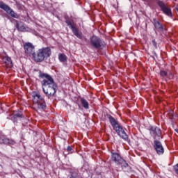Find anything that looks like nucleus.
Listing matches in <instances>:
<instances>
[{"label": "nucleus", "mask_w": 178, "mask_h": 178, "mask_svg": "<svg viewBox=\"0 0 178 178\" xmlns=\"http://www.w3.org/2000/svg\"><path fill=\"white\" fill-rule=\"evenodd\" d=\"M107 118L115 131L122 138V140H124V141H127L129 140V136H127V134H126V131H124V129H123V127L119 124L118 120L113 118V116L111 115L110 114L107 115Z\"/></svg>", "instance_id": "f257e3e1"}, {"label": "nucleus", "mask_w": 178, "mask_h": 178, "mask_svg": "<svg viewBox=\"0 0 178 178\" xmlns=\"http://www.w3.org/2000/svg\"><path fill=\"white\" fill-rule=\"evenodd\" d=\"M52 54L51 47H42L39 49L33 55V59L35 62L41 63L47 60Z\"/></svg>", "instance_id": "f03ea898"}, {"label": "nucleus", "mask_w": 178, "mask_h": 178, "mask_svg": "<svg viewBox=\"0 0 178 178\" xmlns=\"http://www.w3.org/2000/svg\"><path fill=\"white\" fill-rule=\"evenodd\" d=\"M33 106L36 108V109H45L47 106L45 100H44L42 96L38 92L33 93Z\"/></svg>", "instance_id": "7ed1b4c3"}, {"label": "nucleus", "mask_w": 178, "mask_h": 178, "mask_svg": "<svg viewBox=\"0 0 178 178\" xmlns=\"http://www.w3.org/2000/svg\"><path fill=\"white\" fill-rule=\"evenodd\" d=\"M39 78L42 79V81H41L42 88L56 84L54 80V78H52V76L48 74L40 72H39Z\"/></svg>", "instance_id": "20e7f679"}, {"label": "nucleus", "mask_w": 178, "mask_h": 178, "mask_svg": "<svg viewBox=\"0 0 178 178\" xmlns=\"http://www.w3.org/2000/svg\"><path fill=\"white\" fill-rule=\"evenodd\" d=\"M90 44L95 49H101L105 47V42L97 35H92L90 38Z\"/></svg>", "instance_id": "39448f33"}, {"label": "nucleus", "mask_w": 178, "mask_h": 178, "mask_svg": "<svg viewBox=\"0 0 178 178\" xmlns=\"http://www.w3.org/2000/svg\"><path fill=\"white\" fill-rule=\"evenodd\" d=\"M44 93L48 97V98H52L58 90V85L54 83L53 85L42 88Z\"/></svg>", "instance_id": "423d86ee"}, {"label": "nucleus", "mask_w": 178, "mask_h": 178, "mask_svg": "<svg viewBox=\"0 0 178 178\" xmlns=\"http://www.w3.org/2000/svg\"><path fill=\"white\" fill-rule=\"evenodd\" d=\"M24 49L26 56H32V58L34 57L35 54V47L34 44H33V43L26 42L24 44Z\"/></svg>", "instance_id": "0eeeda50"}, {"label": "nucleus", "mask_w": 178, "mask_h": 178, "mask_svg": "<svg viewBox=\"0 0 178 178\" xmlns=\"http://www.w3.org/2000/svg\"><path fill=\"white\" fill-rule=\"evenodd\" d=\"M0 9H3V10H5L6 13L10 15L11 17H14V19H19V15L17 13H15L13 10H12L9 6L6 5L3 1H0Z\"/></svg>", "instance_id": "6e6552de"}, {"label": "nucleus", "mask_w": 178, "mask_h": 178, "mask_svg": "<svg viewBox=\"0 0 178 178\" xmlns=\"http://www.w3.org/2000/svg\"><path fill=\"white\" fill-rule=\"evenodd\" d=\"M111 159L117 165H123V166H124L125 168L126 166H127V163L126 162V161H124V159L122 158V156H120V154L113 153L111 156Z\"/></svg>", "instance_id": "1a4fd4ad"}, {"label": "nucleus", "mask_w": 178, "mask_h": 178, "mask_svg": "<svg viewBox=\"0 0 178 178\" xmlns=\"http://www.w3.org/2000/svg\"><path fill=\"white\" fill-rule=\"evenodd\" d=\"M158 5L161 8V10L169 17H172V10L169 8L163 1H158Z\"/></svg>", "instance_id": "9d476101"}, {"label": "nucleus", "mask_w": 178, "mask_h": 178, "mask_svg": "<svg viewBox=\"0 0 178 178\" xmlns=\"http://www.w3.org/2000/svg\"><path fill=\"white\" fill-rule=\"evenodd\" d=\"M149 131L150 134L153 136L154 139L159 138V137H161V134H162L161 129H159L158 127H152Z\"/></svg>", "instance_id": "9b49d317"}, {"label": "nucleus", "mask_w": 178, "mask_h": 178, "mask_svg": "<svg viewBox=\"0 0 178 178\" xmlns=\"http://www.w3.org/2000/svg\"><path fill=\"white\" fill-rule=\"evenodd\" d=\"M154 149H156L158 155H162L165 152L162 143L159 140H154Z\"/></svg>", "instance_id": "f8f14e48"}, {"label": "nucleus", "mask_w": 178, "mask_h": 178, "mask_svg": "<svg viewBox=\"0 0 178 178\" xmlns=\"http://www.w3.org/2000/svg\"><path fill=\"white\" fill-rule=\"evenodd\" d=\"M3 62L4 66H6L7 69H10L13 67V63L12 62V58H10V57L8 56L3 57Z\"/></svg>", "instance_id": "ddd939ff"}, {"label": "nucleus", "mask_w": 178, "mask_h": 178, "mask_svg": "<svg viewBox=\"0 0 178 178\" xmlns=\"http://www.w3.org/2000/svg\"><path fill=\"white\" fill-rule=\"evenodd\" d=\"M16 24L15 27L18 30V31L24 32L27 31V26H24V24L22 22H19L17 20H15Z\"/></svg>", "instance_id": "4468645a"}, {"label": "nucleus", "mask_w": 178, "mask_h": 178, "mask_svg": "<svg viewBox=\"0 0 178 178\" xmlns=\"http://www.w3.org/2000/svg\"><path fill=\"white\" fill-rule=\"evenodd\" d=\"M72 31L74 33V35L77 37V38H79V40L83 38V34L81 32L79 31V29H76V26L72 29Z\"/></svg>", "instance_id": "2eb2a0df"}, {"label": "nucleus", "mask_w": 178, "mask_h": 178, "mask_svg": "<svg viewBox=\"0 0 178 178\" xmlns=\"http://www.w3.org/2000/svg\"><path fill=\"white\" fill-rule=\"evenodd\" d=\"M153 24L157 30H163V26L159 23V21L156 20V19H153Z\"/></svg>", "instance_id": "dca6fc26"}, {"label": "nucleus", "mask_w": 178, "mask_h": 178, "mask_svg": "<svg viewBox=\"0 0 178 178\" xmlns=\"http://www.w3.org/2000/svg\"><path fill=\"white\" fill-rule=\"evenodd\" d=\"M81 103L83 108H84L85 109H90V104H88V102L86 99L81 97Z\"/></svg>", "instance_id": "f3484780"}, {"label": "nucleus", "mask_w": 178, "mask_h": 178, "mask_svg": "<svg viewBox=\"0 0 178 178\" xmlns=\"http://www.w3.org/2000/svg\"><path fill=\"white\" fill-rule=\"evenodd\" d=\"M58 59L60 62H67V56L65 55V54H60L58 55Z\"/></svg>", "instance_id": "a211bd4d"}, {"label": "nucleus", "mask_w": 178, "mask_h": 178, "mask_svg": "<svg viewBox=\"0 0 178 178\" xmlns=\"http://www.w3.org/2000/svg\"><path fill=\"white\" fill-rule=\"evenodd\" d=\"M160 76L162 77V79H165V77H168V72L165 70H161Z\"/></svg>", "instance_id": "6ab92c4d"}, {"label": "nucleus", "mask_w": 178, "mask_h": 178, "mask_svg": "<svg viewBox=\"0 0 178 178\" xmlns=\"http://www.w3.org/2000/svg\"><path fill=\"white\" fill-rule=\"evenodd\" d=\"M65 23L70 27V29H71V30L76 27L73 24H72V22H70V20H66Z\"/></svg>", "instance_id": "aec40b11"}, {"label": "nucleus", "mask_w": 178, "mask_h": 178, "mask_svg": "<svg viewBox=\"0 0 178 178\" xmlns=\"http://www.w3.org/2000/svg\"><path fill=\"white\" fill-rule=\"evenodd\" d=\"M79 174V173L76 171L72 172L70 178H76Z\"/></svg>", "instance_id": "412c9836"}, {"label": "nucleus", "mask_w": 178, "mask_h": 178, "mask_svg": "<svg viewBox=\"0 0 178 178\" xmlns=\"http://www.w3.org/2000/svg\"><path fill=\"white\" fill-rule=\"evenodd\" d=\"M3 144H10V140L8 138H4L2 140Z\"/></svg>", "instance_id": "4be33fe9"}, {"label": "nucleus", "mask_w": 178, "mask_h": 178, "mask_svg": "<svg viewBox=\"0 0 178 178\" xmlns=\"http://www.w3.org/2000/svg\"><path fill=\"white\" fill-rule=\"evenodd\" d=\"M174 170L175 172V173H177V175H178V163L175 165H174Z\"/></svg>", "instance_id": "5701e85b"}, {"label": "nucleus", "mask_w": 178, "mask_h": 178, "mask_svg": "<svg viewBox=\"0 0 178 178\" xmlns=\"http://www.w3.org/2000/svg\"><path fill=\"white\" fill-rule=\"evenodd\" d=\"M152 44L154 45V47L158 48V44L156 43V42L155 41V40H152Z\"/></svg>", "instance_id": "b1692460"}, {"label": "nucleus", "mask_w": 178, "mask_h": 178, "mask_svg": "<svg viewBox=\"0 0 178 178\" xmlns=\"http://www.w3.org/2000/svg\"><path fill=\"white\" fill-rule=\"evenodd\" d=\"M73 149L71 147V146H67V151L68 152H71V151Z\"/></svg>", "instance_id": "393cba45"}, {"label": "nucleus", "mask_w": 178, "mask_h": 178, "mask_svg": "<svg viewBox=\"0 0 178 178\" xmlns=\"http://www.w3.org/2000/svg\"><path fill=\"white\" fill-rule=\"evenodd\" d=\"M14 118H22V115L17 113L15 115H14Z\"/></svg>", "instance_id": "a878e982"}, {"label": "nucleus", "mask_w": 178, "mask_h": 178, "mask_svg": "<svg viewBox=\"0 0 178 178\" xmlns=\"http://www.w3.org/2000/svg\"><path fill=\"white\" fill-rule=\"evenodd\" d=\"M175 131H176V133H177V134H178V129H175Z\"/></svg>", "instance_id": "bb28decb"}, {"label": "nucleus", "mask_w": 178, "mask_h": 178, "mask_svg": "<svg viewBox=\"0 0 178 178\" xmlns=\"http://www.w3.org/2000/svg\"><path fill=\"white\" fill-rule=\"evenodd\" d=\"M11 144H15V141H13V142L11 143Z\"/></svg>", "instance_id": "cd10ccee"}, {"label": "nucleus", "mask_w": 178, "mask_h": 178, "mask_svg": "<svg viewBox=\"0 0 178 178\" xmlns=\"http://www.w3.org/2000/svg\"><path fill=\"white\" fill-rule=\"evenodd\" d=\"M175 1H178V0H175Z\"/></svg>", "instance_id": "c85d7f7f"}]
</instances>
